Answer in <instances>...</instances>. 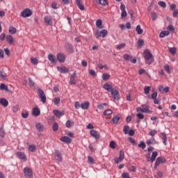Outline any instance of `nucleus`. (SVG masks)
<instances>
[{
  "instance_id": "obj_1",
  "label": "nucleus",
  "mask_w": 178,
  "mask_h": 178,
  "mask_svg": "<svg viewBox=\"0 0 178 178\" xmlns=\"http://www.w3.org/2000/svg\"><path fill=\"white\" fill-rule=\"evenodd\" d=\"M103 88H104L106 91H108V92H111V95L114 101H119L120 99V94L119 93V90L117 89H113L112 84L105 83L103 86Z\"/></svg>"
},
{
  "instance_id": "obj_2",
  "label": "nucleus",
  "mask_w": 178,
  "mask_h": 178,
  "mask_svg": "<svg viewBox=\"0 0 178 178\" xmlns=\"http://www.w3.org/2000/svg\"><path fill=\"white\" fill-rule=\"evenodd\" d=\"M144 58L147 62V65H152L154 63V59H152V54H151V51L149 49H146L144 51Z\"/></svg>"
},
{
  "instance_id": "obj_3",
  "label": "nucleus",
  "mask_w": 178,
  "mask_h": 178,
  "mask_svg": "<svg viewBox=\"0 0 178 178\" xmlns=\"http://www.w3.org/2000/svg\"><path fill=\"white\" fill-rule=\"evenodd\" d=\"M108 35V30L102 29L101 31L97 30L95 33V37L96 38H99V37H102V38H105Z\"/></svg>"
},
{
  "instance_id": "obj_4",
  "label": "nucleus",
  "mask_w": 178,
  "mask_h": 178,
  "mask_svg": "<svg viewBox=\"0 0 178 178\" xmlns=\"http://www.w3.org/2000/svg\"><path fill=\"white\" fill-rule=\"evenodd\" d=\"M38 95L39 98H40L43 104H45V102H47V96L45 95V92H44V90H42V89H38Z\"/></svg>"
},
{
  "instance_id": "obj_5",
  "label": "nucleus",
  "mask_w": 178,
  "mask_h": 178,
  "mask_svg": "<svg viewBox=\"0 0 178 178\" xmlns=\"http://www.w3.org/2000/svg\"><path fill=\"white\" fill-rule=\"evenodd\" d=\"M124 159V151L123 150H120V156L119 157H115L114 158V161L115 163H120Z\"/></svg>"
},
{
  "instance_id": "obj_6",
  "label": "nucleus",
  "mask_w": 178,
  "mask_h": 178,
  "mask_svg": "<svg viewBox=\"0 0 178 178\" xmlns=\"http://www.w3.org/2000/svg\"><path fill=\"white\" fill-rule=\"evenodd\" d=\"M161 163H166V159L162 156H159L156 159L154 164V169H156Z\"/></svg>"
},
{
  "instance_id": "obj_7",
  "label": "nucleus",
  "mask_w": 178,
  "mask_h": 178,
  "mask_svg": "<svg viewBox=\"0 0 178 178\" xmlns=\"http://www.w3.org/2000/svg\"><path fill=\"white\" fill-rule=\"evenodd\" d=\"M24 173L25 177H26V178L33 177V170H31V169L29 167H26L24 169Z\"/></svg>"
},
{
  "instance_id": "obj_8",
  "label": "nucleus",
  "mask_w": 178,
  "mask_h": 178,
  "mask_svg": "<svg viewBox=\"0 0 178 178\" xmlns=\"http://www.w3.org/2000/svg\"><path fill=\"white\" fill-rule=\"evenodd\" d=\"M57 60L60 63H65L66 61V56L63 53H58L56 55Z\"/></svg>"
},
{
  "instance_id": "obj_9",
  "label": "nucleus",
  "mask_w": 178,
  "mask_h": 178,
  "mask_svg": "<svg viewBox=\"0 0 178 178\" xmlns=\"http://www.w3.org/2000/svg\"><path fill=\"white\" fill-rule=\"evenodd\" d=\"M21 15L22 17H30L33 15V10L26 8L22 12Z\"/></svg>"
},
{
  "instance_id": "obj_10",
  "label": "nucleus",
  "mask_w": 178,
  "mask_h": 178,
  "mask_svg": "<svg viewBox=\"0 0 178 178\" xmlns=\"http://www.w3.org/2000/svg\"><path fill=\"white\" fill-rule=\"evenodd\" d=\"M16 155L19 159H21V161H24V162H26L27 161V156L24 152H17Z\"/></svg>"
},
{
  "instance_id": "obj_11",
  "label": "nucleus",
  "mask_w": 178,
  "mask_h": 178,
  "mask_svg": "<svg viewBox=\"0 0 178 178\" xmlns=\"http://www.w3.org/2000/svg\"><path fill=\"white\" fill-rule=\"evenodd\" d=\"M123 58L125 60H130L131 63H137V59L136 58H133V56H130L129 54H124Z\"/></svg>"
},
{
  "instance_id": "obj_12",
  "label": "nucleus",
  "mask_w": 178,
  "mask_h": 178,
  "mask_svg": "<svg viewBox=\"0 0 178 178\" xmlns=\"http://www.w3.org/2000/svg\"><path fill=\"white\" fill-rule=\"evenodd\" d=\"M76 77H77V73L74 72L72 74H71L70 78V84L71 85H76Z\"/></svg>"
},
{
  "instance_id": "obj_13",
  "label": "nucleus",
  "mask_w": 178,
  "mask_h": 178,
  "mask_svg": "<svg viewBox=\"0 0 178 178\" xmlns=\"http://www.w3.org/2000/svg\"><path fill=\"white\" fill-rule=\"evenodd\" d=\"M90 134L92 137H94V138H95L96 140H99V138H100L101 137V135L99 134V133H98V131L94 129H92L90 131Z\"/></svg>"
},
{
  "instance_id": "obj_14",
  "label": "nucleus",
  "mask_w": 178,
  "mask_h": 178,
  "mask_svg": "<svg viewBox=\"0 0 178 178\" xmlns=\"http://www.w3.org/2000/svg\"><path fill=\"white\" fill-rule=\"evenodd\" d=\"M141 108L143 110L142 112L143 113H152V111L149 110V106L145 105V104H142Z\"/></svg>"
},
{
  "instance_id": "obj_15",
  "label": "nucleus",
  "mask_w": 178,
  "mask_h": 178,
  "mask_svg": "<svg viewBox=\"0 0 178 178\" xmlns=\"http://www.w3.org/2000/svg\"><path fill=\"white\" fill-rule=\"evenodd\" d=\"M54 156L56 158V161H58V162H62L63 158H62V153H60L59 150H55Z\"/></svg>"
},
{
  "instance_id": "obj_16",
  "label": "nucleus",
  "mask_w": 178,
  "mask_h": 178,
  "mask_svg": "<svg viewBox=\"0 0 178 178\" xmlns=\"http://www.w3.org/2000/svg\"><path fill=\"white\" fill-rule=\"evenodd\" d=\"M53 113H54L55 116L56 118H62V116L65 115V111H59V110H54Z\"/></svg>"
},
{
  "instance_id": "obj_17",
  "label": "nucleus",
  "mask_w": 178,
  "mask_h": 178,
  "mask_svg": "<svg viewBox=\"0 0 178 178\" xmlns=\"http://www.w3.org/2000/svg\"><path fill=\"white\" fill-rule=\"evenodd\" d=\"M48 59L51 62V63L56 64V63L58 62L56 57L52 54H49L48 55Z\"/></svg>"
},
{
  "instance_id": "obj_18",
  "label": "nucleus",
  "mask_w": 178,
  "mask_h": 178,
  "mask_svg": "<svg viewBox=\"0 0 178 178\" xmlns=\"http://www.w3.org/2000/svg\"><path fill=\"white\" fill-rule=\"evenodd\" d=\"M57 70L60 73H69V68L66 67L65 66H62V67H57Z\"/></svg>"
},
{
  "instance_id": "obj_19",
  "label": "nucleus",
  "mask_w": 178,
  "mask_h": 178,
  "mask_svg": "<svg viewBox=\"0 0 178 178\" xmlns=\"http://www.w3.org/2000/svg\"><path fill=\"white\" fill-rule=\"evenodd\" d=\"M65 48L68 54H73V52H74V49L73 48V45L70 44H67L65 45Z\"/></svg>"
},
{
  "instance_id": "obj_20",
  "label": "nucleus",
  "mask_w": 178,
  "mask_h": 178,
  "mask_svg": "<svg viewBox=\"0 0 178 178\" xmlns=\"http://www.w3.org/2000/svg\"><path fill=\"white\" fill-rule=\"evenodd\" d=\"M60 140L63 143H66L67 144H70L72 143V139L68 136H63Z\"/></svg>"
},
{
  "instance_id": "obj_21",
  "label": "nucleus",
  "mask_w": 178,
  "mask_h": 178,
  "mask_svg": "<svg viewBox=\"0 0 178 178\" xmlns=\"http://www.w3.org/2000/svg\"><path fill=\"white\" fill-rule=\"evenodd\" d=\"M44 23L47 24V26H51V24H52V17H51V16L44 17Z\"/></svg>"
},
{
  "instance_id": "obj_22",
  "label": "nucleus",
  "mask_w": 178,
  "mask_h": 178,
  "mask_svg": "<svg viewBox=\"0 0 178 178\" xmlns=\"http://www.w3.org/2000/svg\"><path fill=\"white\" fill-rule=\"evenodd\" d=\"M41 114V111H40V108L38 107H35L33 109V116H40V115Z\"/></svg>"
},
{
  "instance_id": "obj_23",
  "label": "nucleus",
  "mask_w": 178,
  "mask_h": 178,
  "mask_svg": "<svg viewBox=\"0 0 178 178\" xmlns=\"http://www.w3.org/2000/svg\"><path fill=\"white\" fill-rule=\"evenodd\" d=\"M146 144L147 145H154L156 144V140H155V138H152L149 140H147L146 141Z\"/></svg>"
},
{
  "instance_id": "obj_24",
  "label": "nucleus",
  "mask_w": 178,
  "mask_h": 178,
  "mask_svg": "<svg viewBox=\"0 0 178 178\" xmlns=\"http://www.w3.org/2000/svg\"><path fill=\"white\" fill-rule=\"evenodd\" d=\"M0 104H1V105H3V106L6 108V106H8V105H9V102H8L6 99L2 98L0 99Z\"/></svg>"
},
{
  "instance_id": "obj_25",
  "label": "nucleus",
  "mask_w": 178,
  "mask_h": 178,
  "mask_svg": "<svg viewBox=\"0 0 178 178\" xmlns=\"http://www.w3.org/2000/svg\"><path fill=\"white\" fill-rule=\"evenodd\" d=\"M159 91H161V92H165V94L167 92H169V87L166 86V87H163L162 86H160L159 88Z\"/></svg>"
},
{
  "instance_id": "obj_26",
  "label": "nucleus",
  "mask_w": 178,
  "mask_h": 178,
  "mask_svg": "<svg viewBox=\"0 0 178 178\" xmlns=\"http://www.w3.org/2000/svg\"><path fill=\"white\" fill-rule=\"evenodd\" d=\"M6 40L7 42H8V44H13V42H14L13 36L10 35H7L6 36Z\"/></svg>"
},
{
  "instance_id": "obj_27",
  "label": "nucleus",
  "mask_w": 178,
  "mask_h": 178,
  "mask_svg": "<svg viewBox=\"0 0 178 178\" xmlns=\"http://www.w3.org/2000/svg\"><path fill=\"white\" fill-rule=\"evenodd\" d=\"M35 127L38 129V131H44V124L38 122L35 124Z\"/></svg>"
},
{
  "instance_id": "obj_28",
  "label": "nucleus",
  "mask_w": 178,
  "mask_h": 178,
  "mask_svg": "<svg viewBox=\"0 0 178 178\" xmlns=\"http://www.w3.org/2000/svg\"><path fill=\"white\" fill-rule=\"evenodd\" d=\"M81 108L82 109H88L90 108V102H85L81 104Z\"/></svg>"
},
{
  "instance_id": "obj_29",
  "label": "nucleus",
  "mask_w": 178,
  "mask_h": 178,
  "mask_svg": "<svg viewBox=\"0 0 178 178\" xmlns=\"http://www.w3.org/2000/svg\"><path fill=\"white\" fill-rule=\"evenodd\" d=\"M170 32L168 31H163L160 33L159 37L160 38H163V37H166L167 35H169Z\"/></svg>"
},
{
  "instance_id": "obj_30",
  "label": "nucleus",
  "mask_w": 178,
  "mask_h": 178,
  "mask_svg": "<svg viewBox=\"0 0 178 178\" xmlns=\"http://www.w3.org/2000/svg\"><path fill=\"white\" fill-rule=\"evenodd\" d=\"M102 77L104 81H108V80H109V79H111V75L108 73H104L102 74Z\"/></svg>"
},
{
  "instance_id": "obj_31",
  "label": "nucleus",
  "mask_w": 178,
  "mask_h": 178,
  "mask_svg": "<svg viewBox=\"0 0 178 178\" xmlns=\"http://www.w3.org/2000/svg\"><path fill=\"white\" fill-rule=\"evenodd\" d=\"M136 31L137 32V34H138V35H141V34H143V33H144V30H143V29H141V26H140V25H137Z\"/></svg>"
},
{
  "instance_id": "obj_32",
  "label": "nucleus",
  "mask_w": 178,
  "mask_h": 178,
  "mask_svg": "<svg viewBox=\"0 0 178 178\" xmlns=\"http://www.w3.org/2000/svg\"><path fill=\"white\" fill-rule=\"evenodd\" d=\"M161 134V136H162V140H163V144H164V145H167L166 142L168 141V136H166V134L162 132Z\"/></svg>"
},
{
  "instance_id": "obj_33",
  "label": "nucleus",
  "mask_w": 178,
  "mask_h": 178,
  "mask_svg": "<svg viewBox=\"0 0 178 178\" xmlns=\"http://www.w3.org/2000/svg\"><path fill=\"white\" fill-rule=\"evenodd\" d=\"M119 120H120V116H119V115L115 116L113 119H112V122L114 124H117V123H118Z\"/></svg>"
},
{
  "instance_id": "obj_34",
  "label": "nucleus",
  "mask_w": 178,
  "mask_h": 178,
  "mask_svg": "<svg viewBox=\"0 0 178 178\" xmlns=\"http://www.w3.org/2000/svg\"><path fill=\"white\" fill-rule=\"evenodd\" d=\"M96 26L98 29H104V26H102V19H97L96 21Z\"/></svg>"
},
{
  "instance_id": "obj_35",
  "label": "nucleus",
  "mask_w": 178,
  "mask_h": 178,
  "mask_svg": "<svg viewBox=\"0 0 178 178\" xmlns=\"http://www.w3.org/2000/svg\"><path fill=\"white\" fill-rule=\"evenodd\" d=\"M156 156H158V152H153L151 156V162H154L156 159Z\"/></svg>"
},
{
  "instance_id": "obj_36",
  "label": "nucleus",
  "mask_w": 178,
  "mask_h": 178,
  "mask_svg": "<svg viewBox=\"0 0 178 178\" xmlns=\"http://www.w3.org/2000/svg\"><path fill=\"white\" fill-rule=\"evenodd\" d=\"M9 33L10 34H16V33H17V29H16V28H15L13 26H10L9 27Z\"/></svg>"
},
{
  "instance_id": "obj_37",
  "label": "nucleus",
  "mask_w": 178,
  "mask_h": 178,
  "mask_svg": "<svg viewBox=\"0 0 178 178\" xmlns=\"http://www.w3.org/2000/svg\"><path fill=\"white\" fill-rule=\"evenodd\" d=\"M74 124V122H72L70 120H68L66 122L65 126L67 127V129H70L73 125Z\"/></svg>"
},
{
  "instance_id": "obj_38",
  "label": "nucleus",
  "mask_w": 178,
  "mask_h": 178,
  "mask_svg": "<svg viewBox=\"0 0 178 178\" xmlns=\"http://www.w3.org/2000/svg\"><path fill=\"white\" fill-rule=\"evenodd\" d=\"M37 147H35V145H31L29 146V151L31 152H35V149Z\"/></svg>"
},
{
  "instance_id": "obj_39",
  "label": "nucleus",
  "mask_w": 178,
  "mask_h": 178,
  "mask_svg": "<svg viewBox=\"0 0 178 178\" xmlns=\"http://www.w3.org/2000/svg\"><path fill=\"white\" fill-rule=\"evenodd\" d=\"M129 130H130V127H129L128 125L124 126L123 127L124 134H129Z\"/></svg>"
},
{
  "instance_id": "obj_40",
  "label": "nucleus",
  "mask_w": 178,
  "mask_h": 178,
  "mask_svg": "<svg viewBox=\"0 0 178 178\" xmlns=\"http://www.w3.org/2000/svg\"><path fill=\"white\" fill-rule=\"evenodd\" d=\"M138 147L139 148H142V149H144L145 147H147V145H145V142L144 141H140V143L138 145Z\"/></svg>"
},
{
  "instance_id": "obj_41",
  "label": "nucleus",
  "mask_w": 178,
  "mask_h": 178,
  "mask_svg": "<svg viewBox=\"0 0 178 178\" xmlns=\"http://www.w3.org/2000/svg\"><path fill=\"white\" fill-rule=\"evenodd\" d=\"M113 113V111L111 109H107L104 111V116H109V115H112Z\"/></svg>"
},
{
  "instance_id": "obj_42",
  "label": "nucleus",
  "mask_w": 178,
  "mask_h": 178,
  "mask_svg": "<svg viewBox=\"0 0 178 178\" xmlns=\"http://www.w3.org/2000/svg\"><path fill=\"white\" fill-rule=\"evenodd\" d=\"M104 106H108V104L106 103L99 104L97 106V108L99 109L100 111H104Z\"/></svg>"
},
{
  "instance_id": "obj_43",
  "label": "nucleus",
  "mask_w": 178,
  "mask_h": 178,
  "mask_svg": "<svg viewBox=\"0 0 178 178\" xmlns=\"http://www.w3.org/2000/svg\"><path fill=\"white\" fill-rule=\"evenodd\" d=\"M109 147L110 148H112V149H115V148H116V142H115L114 140L111 141Z\"/></svg>"
},
{
  "instance_id": "obj_44",
  "label": "nucleus",
  "mask_w": 178,
  "mask_h": 178,
  "mask_svg": "<svg viewBox=\"0 0 178 178\" xmlns=\"http://www.w3.org/2000/svg\"><path fill=\"white\" fill-rule=\"evenodd\" d=\"M99 3L102 6H106L108 5V0H99Z\"/></svg>"
},
{
  "instance_id": "obj_45",
  "label": "nucleus",
  "mask_w": 178,
  "mask_h": 178,
  "mask_svg": "<svg viewBox=\"0 0 178 178\" xmlns=\"http://www.w3.org/2000/svg\"><path fill=\"white\" fill-rule=\"evenodd\" d=\"M149 90H151V87L149 86H145L144 88V92L145 94V95H148V94H149Z\"/></svg>"
},
{
  "instance_id": "obj_46",
  "label": "nucleus",
  "mask_w": 178,
  "mask_h": 178,
  "mask_svg": "<svg viewBox=\"0 0 178 178\" xmlns=\"http://www.w3.org/2000/svg\"><path fill=\"white\" fill-rule=\"evenodd\" d=\"M88 161L90 163V165H94V163H95V161L94 160V158L92 156H88Z\"/></svg>"
},
{
  "instance_id": "obj_47",
  "label": "nucleus",
  "mask_w": 178,
  "mask_h": 178,
  "mask_svg": "<svg viewBox=\"0 0 178 178\" xmlns=\"http://www.w3.org/2000/svg\"><path fill=\"white\" fill-rule=\"evenodd\" d=\"M144 45V40L139 39L138 40V48H141Z\"/></svg>"
},
{
  "instance_id": "obj_48",
  "label": "nucleus",
  "mask_w": 178,
  "mask_h": 178,
  "mask_svg": "<svg viewBox=\"0 0 178 178\" xmlns=\"http://www.w3.org/2000/svg\"><path fill=\"white\" fill-rule=\"evenodd\" d=\"M52 129L54 131H58L59 129V125L57 124V122H54L52 125Z\"/></svg>"
},
{
  "instance_id": "obj_49",
  "label": "nucleus",
  "mask_w": 178,
  "mask_h": 178,
  "mask_svg": "<svg viewBox=\"0 0 178 178\" xmlns=\"http://www.w3.org/2000/svg\"><path fill=\"white\" fill-rule=\"evenodd\" d=\"M151 16H152V20H153V22H155V20L158 19V16L156 15V13H155L154 12L151 13Z\"/></svg>"
},
{
  "instance_id": "obj_50",
  "label": "nucleus",
  "mask_w": 178,
  "mask_h": 178,
  "mask_svg": "<svg viewBox=\"0 0 178 178\" xmlns=\"http://www.w3.org/2000/svg\"><path fill=\"white\" fill-rule=\"evenodd\" d=\"M31 62L33 65H38V60L35 58H31Z\"/></svg>"
},
{
  "instance_id": "obj_51",
  "label": "nucleus",
  "mask_w": 178,
  "mask_h": 178,
  "mask_svg": "<svg viewBox=\"0 0 178 178\" xmlns=\"http://www.w3.org/2000/svg\"><path fill=\"white\" fill-rule=\"evenodd\" d=\"M167 29L168 30H169V31H171V33H175V26H173V25L172 24L168 25Z\"/></svg>"
},
{
  "instance_id": "obj_52",
  "label": "nucleus",
  "mask_w": 178,
  "mask_h": 178,
  "mask_svg": "<svg viewBox=\"0 0 178 178\" xmlns=\"http://www.w3.org/2000/svg\"><path fill=\"white\" fill-rule=\"evenodd\" d=\"M60 102V98L59 97H55L54 99V105H59Z\"/></svg>"
},
{
  "instance_id": "obj_53",
  "label": "nucleus",
  "mask_w": 178,
  "mask_h": 178,
  "mask_svg": "<svg viewBox=\"0 0 178 178\" xmlns=\"http://www.w3.org/2000/svg\"><path fill=\"white\" fill-rule=\"evenodd\" d=\"M0 90H5L6 91H8V86H6L5 83H1L0 85Z\"/></svg>"
},
{
  "instance_id": "obj_54",
  "label": "nucleus",
  "mask_w": 178,
  "mask_h": 178,
  "mask_svg": "<svg viewBox=\"0 0 178 178\" xmlns=\"http://www.w3.org/2000/svg\"><path fill=\"white\" fill-rule=\"evenodd\" d=\"M22 117L23 119H27V118H29V111L22 112Z\"/></svg>"
},
{
  "instance_id": "obj_55",
  "label": "nucleus",
  "mask_w": 178,
  "mask_h": 178,
  "mask_svg": "<svg viewBox=\"0 0 178 178\" xmlns=\"http://www.w3.org/2000/svg\"><path fill=\"white\" fill-rule=\"evenodd\" d=\"M169 51L173 55L174 54H176V52H177V49H176L175 47H171L169 49Z\"/></svg>"
},
{
  "instance_id": "obj_56",
  "label": "nucleus",
  "mask_w": 178,
  "mask_h": 178,
  "mask_svg": "<svg viewBox=\"0 0 178 178\" xmlns=\"http://www.w3.org/2000/svg\"><path fill=\"white\" fill-rule=\"evenodd\" d=\"M124 47H126V44L121 43L117 46V49H118V50L122 49V48H124Z\"/></svg>"
},
{
  "instance_id": "obj_57",
  "label": "nucleus",
  "mask_w": 178,
  "mask_h": 178,
  "mask_svg": "<svg viewBox=\"0 0 178 178\" xmlns=\"http://www.w3.org/2000/svg\"><path fill=\"white\" fill-rule=\"evenodd\" d=\"M29 87H34L35 86L34 81H33V79L31 77L29 78Z\"/></svg>"
},
{
  "instance_id": "obj_58",
  "label": "nucleus",
  "mask_w": 178,
  "mask_h": 178,
  "mask_svg": "<svg viewBox=\"0 0 178 178\" xmlns=\"http://www.w3.org/2000/svg\"><path fill=\"white\" fill-rule=\"evenodd\" d=\"M156 134V130L155 129H152L149 132V136H151L152 137H154V136H155Z\"/></svg>"
},
{
  "instance_id": "obj_59",
  "label": "nucleus",
  "mask_w": 178,
  "mask_h": 178,
  "mask_svg": "<svg viewBox=\"0 0 178 178\" xmlns=\"http://www.w3.org/2000/svg\"><path fill=\"white\" fill-rule=\"evenodd\" d=\"M89 74H90V76H92V77H96L97 72H95V70H90L89 71Z\"/></svg>"
},
{
  "instance_id": "obj_60",
  "label": "nucleus",
  "mask_w": 178,
  "mask_h": 178,
  "mask_svg": "<svg viewBox=\"0 0 178 178\" xmlns=\"http://www.w3.org/2000/svg\"><path fill=\"white\" fill-rule=\"evenodd\" d=\"M0 137H1V138L5 137V131L2 127H0Z\"/></svg>"
},
{
  "instance_id": "obj_61",
  "label": "nucleus",
  "mask_w": 178,
  "mask_h": 178,
  "mask_svg": "<svg viewBox=\"0 0 178 178\" xmlns=\"http://www.w3.org/2000/svg\"><path fill=\"white\" fill-rule=\"evenodd\" d=\"M158 5L161 8H166V3L165 1H159Z\"/></svg>"
},
{
  "instance_id": "obj_62",
  "label": "nucleus",
  "mask_w": 178,
  "mask_h": 178,
  "mask_svg": "<svg viewBox=\"0 0 178 178\" xmlns=\"http://www.w3.org/2000/svg\"><path fill=\"white\" fill-rule=\"evenodd\" d=\"M164 70L167 73L170 74V67L168 65L164 66Z\"/></svg>"
},
{
  "instance_id": "obj_63",
  "label": "nucleus",
  "mask_w": 178,
  "mask_h": 178,
  "mask_svg": "<svg viewBox=\"0 0 178 178\" xmlns=\"http://www.w3.org/2000/svg\"><path fill=\"white\" fill-rule=\"evenodd\" d=\"M122 178H130V175L129 172H124L122 174Z\"/></svg>"
},
{
  "instance_id": "obj_64",
  "label": "nucleus",
  "mask_w": 178,
  "mask_h": 178,
  "mask_svg": "<svg viewBox=\"0 0 178 178\" xmlns=\"http://www.w3.org/2000/svg\"><path fill=\"white\" fill-rule=\"evenodd\" d=\"M173 13H172V16L173 17H178V10H172Z\"/></svg>"
}]
</instances>
